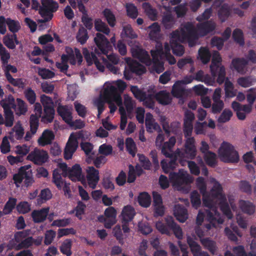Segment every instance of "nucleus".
I'll return each instance as SVG.
<instances>
[{
	"label": "nucleus",
	"instance_id": "dca6fc26",
	"mask_svg": "<svg viewBox=\"0 0 256 256\" xmlns=\"http://www.w3.org/2000/svg\"><path fill=\"white\" fill-rule=\"evenodd\" d=\"M58 166L62 172L64 176L68 177L72 181L81 182L84 174L82 173V169L79 164H76L71 168H69L66 164L60 163L58 164Z\"/></svg>",
	"mask_w": 256,
	"mask_h": 256
},
{
	"label": "nucleus",
	"instance_id": "c03bdc74",
	"mask_svg": "<svg viewBox=\"0 0 256 256\" xmlns=\"http://www.w3.org/2000/svg\"><path fill=\"white\" fill-rule=\"evenodd\" d=\"M239 206L242 210L249 215L253 214L255 212V206L250 202L241 200L239 202Z\"/></svg>",
	"mask_w": 256,
	"mask_h": 256
},
{
	"label": "nucleus",
	"instance_id": "de8ad7c7",
	"mask_svg": "<svg viewBox=\"0 0 256 256\" xmlns=\"http://www.w3.org/2000/svg\"><path fill=\"white\" fill-rule=\"evenodd\" d=\"M142 8L148 17L152 20H156L157 12L153 8L151 5L148 2H144L142 4Z\"/></svg>",
	"mask_w": 256,
	"mask_h": 256
},
{
	"label": "nucleus",
	"instance_id": "a878e982",
	"mask_svg": "<svg viewBox=\"0 0 256 256\" xmlns=\"http://www.w3.org/2000/svg\"><path fill=\"white\" fill-rule=\"evenodd\" d=\"M152 196L155 215L162 216L164 214V208L162 204V196L160 194L156 192H153Z\"/></svg>",
	"mask_w": 256,
	"mask_h": 256
},
{
	"label": "nucleus",
	"instance_id": "412c9836",
	"mask_svg": "<svg viewBox=\"0 0 256 256\" xmlns=\"http://www.w3.org/2000/svg\"><path fill=\"white\" fill-rule=\"evenodd\" d=\"M26 158L35 164L41 165L48 161V156L46 151L35 148L28 154Z\"/></svg>",
	"mask_w": 256,
	"mask_h": 256
},
{
	"label": "nucleus",
	"instance_id": "338daca9",
	"mask_svg": "<svg viewBox=\"0 0 256 256\" xmlns=\"http://www.w3.org/2000/svg\"><path fill=\"white\" fill-rule=\"evenodd\" d=\"M232 116V111L228 109H225L221 114L218 122L220 123H225L229 121Z\"/></svg>",
	"mask_w": 256,
	"mask_h": 256
},
{
	"label": "nucleus",
	"instance_id": "bb28decb",
	"mask_svg": "<svg viewBox=\"0 0 256 256\" xmlns=\"http://www.w3.org/2000/svg\"><path fill=\"white\" fill-rule=\"evenodd\" d=\"M194 119V113L190 111L185 112L184 118V132L186 137L190 136L192 130V122Z\"/></svg>",
	"mask_w": 256,
	"mask_h": 256
},
{
	"label": "nucleus",
	"instance_id": "09e8293b",
	"mask_svg": "<svg viewBox=\"0 0 256 256\" xmlns=\"http://www.w3.org/2000/svg\"><path fill=\"white\" fill-rule=\"evenodd\" d=\"M102 14L110 26L114 27L116 25V16L110 9L105 8L102 12Z\"/></svg>",
	"mask_w": 256,
	"mask_h": 256
},
{
	"label": "nucleus",
	"instance_id": "72a5a7b5",
	"mask_svg": "<svg viewBox=\"0 0 256 256\" xmlns=\"http://www.w3.org/2000/svg\"><path fill=\"white\" fill-rule=\"evenodd\" d=\"M174 214L177 220L180 222H184L188 218L187 210L180 204L175 206Z\"/></svg>",
	"mask_w": 256,
	"mask_h": 256
},
{
	"label": "nucleus",
	"instance_id": "13d9d810",
	"mask_svg": "<svg viewBox=\"0 0 256 256\" xmlns=\"http://www.w3.org/2000/svg\"><path fill=\"white\" fill-rule=\"evenodd\" d=\"M16 199L14 198H10L6 202L3 209V214H10L16 205Z\"/></svg>",
	"mask_w": 256,
	"mask_h": 256
},
{
	"label": "nucleus",
	"instance_id": "c756f323",
	"mask_svg": "<svg viewBox=\"0 0 256 256\" xmlns=\"http://www.w3.org/2000/svg\"><path fill=\"white\" fill-rule=\"evenodd\" d=\"M196 232L198 236L200 238L202 244L206 248H208L211 252L214 254L216 250V243L210 240L208 238L202 239L203 236L206 235V233L202 231L200 228H198L196 230Z\"/></svg>",
	"mask_w": 256,
	"mask_h": 256
},
{
	"label": "nucleus",
	"instance_id": "3c124183",
	"mask_svg": "<svg viewBox=\"0 0 256 256\" xmlns=\"http://www.w3.org/2000/svg\"><path fill=\"white\" fill-rule=\"evenodd\" d=\"M60 170H61L58 167V168L54 170L52 174V182L58 189H62L65 183L62 181Z\"/></svg>",
	"mask_w": 256,
	"mask_h": 256
},
{
	"label": "nucleus",
	"instance_id": "79ce46f5",
	"mask_svg": "<svg viewBox=\"0 0 256 256\" xmlns=\"http://www.w3.org/2000/svg\"><path fill=\"white\" fill-rule=\"evenodd\" d=\"M143 172V170L140 166L137 165L136 168L132 165L129 166L128 182H132L134 181L136 176H140Z\"/></svg>",
	"mask_w": 256,
	"mask_h": 256
},
{
	"label": "nucleus",
	"instance_id": "6ab92c4d",
	"mask_svg": "<svg viewBox=\"0 0 256 256\" xmlns=\"http://www.w3.org/2000/svg\"><path fill=\"white\" fill-rule=\"evenodd\" d=\"M116 210L112 206L106 208L104 216L98 217V220L104 222L105 228H110L116 222Z\"/></svg>",
	"mask_w": 256,
	"mask_h": 256
},
{
	"label": "nucleus",
	"instance_id": "603ef678",
	"mask_svg": "<svg viewBox=\"0 0 256 256\" xmlns=\"http://www.w3.org/2000/svg\"><path fill=\"white\" fill-rule=\"evenodd\" d=\"M0 105L3 108L4 112L12 111L11 108L14 105V99L11 95H9L0 102Z\"/></svg>",
	"mask_w": 256,
	"mask_h": 256
},
{
	"label": "nucleus",
	"instance_id": "2f4dec72",
	"mask_svg": "<svg viewBox=\"0 0 256 256\" xmlns=\"http://www.w3.org/2000/svg\"><path fill=\"white\" fill-rule=\"evenodd\" d=\"M72 106H68L59 105L58 107V112L67 124H70L72 118Z\"/></svg>",
	"mask_w": 256,
	"mask_h": 256
},
{
	"label": "nucleus",
	"instance_id": "4c0bfd02",
	"mask_svg": "<svg viewBox=\"0 0 256 256\" xmlns=\"http://www.w3.org/2000/svg\"><path fill=\"white\" fill-rule=\"evenodd\" d=\"M125 60L130 70L138 74H141L146 72L145 68L136 62L132 61L130 58H125Z\"/></svg>",
	"mask_w": 256,
	"mask_h": 256
},
{
	"label": "nucleus",
	"instance_id": "f704fd0d",
	"mask_svg": "<svg viewBox=\"0 0 256 256\" xmlns=\"http://www.w3.org/2000/svg\"><path fill=\"white\" fill-rule=\"evenodd\" d=\"M136 214V212L134 208L130 205L124 206L121 212V216L122 220V222L127 223L131 221Z\"/></svg>",
	"mask_w": 256,
	"mask_h": 256
},
{
	"label": "nucleus",
	"instance_id": "58836bf2",
	"mask_svg": "<svg viewBox=\"0 0 256 256\" xmlns=\"http://www.w3.org/2000/svg\"><path fill=\"white\" fill-rule=\"evenodd\" d=\"M24 131L21 122L18 121L16 122L12 131L10 132V138L16 140L21 139L24 135Z\"/></svg>",
	"mask_w": 256,
	"mask_h": 256
},
{
	"label": "nucleus",
	"instance_id": "c85d7f7f",
	"mask_svg": "<svg viewBox=\"0 0 256 256\" xmlns=\"http://www.w3.org/2000/svg\"><path fill=\"white\" fill-rule=\"evenodd\" d=\"M160 121L162 126L164 130L166 133L170 134H176L180 128V124L178 122H174L170 126L166 120V118L164 116H160Z\"/></svg>",
	"mask_w": 256,
	"mask_h": 256
},
{
	"label": "nucleus",
	"instance_id": "ddd939ff",
	"mask_svg": "<svg viewBox=\"0 0 256 256\" xmlns=\"http://www.w3.org/2000/svg\"><path fill=\"white\" fill-rule=\"evenodd\" d=\"M220 158L224 162H237L239 160L238 152L230 143L223 142L218 150Z\"/></svg>",
	"mask_w": 256,
	"mask_h": 256
},
{
	"label": "nucleus",
	"instance_id": "2eb2a0df",
	"mask_svg": "<svg viewBox=\"0 0 256 256\" xmlns=\"http://www.w3.org/2000/svg\"><path fill=\"white\" fill-rule=\"evenodd\" d=\"M250 62L253 63L256 62V54L252 50L248 52L247 60L244 58L234 59L232 62V66L238 73L244 74L248 71L247 66Z\"/></svg>",
	"mask_w": 256,
	"mask_h": 256
},
{
	"label": "nucleus",
	"instance_id": "aec40b11",
	"mask_svg": "<svg viewBox=\"0 0 256 256\" xmlns=\"http://www.w3.org/2000/svg\"><path fill=\"white\" fill-rule=\"evenodd\" d=\"M194 80L192 75H187L180 80L176 82L174 84L172 90V94L176 98H181L184 94V85L191 83Z\"/></svg>",
	"mask_w": 256,
	"mask_h": 256
},
{
	"label": "nucleus",
	"instance_id": "680f3d73",
	"mask_svg": "<svg viewBox=\"0 0 256 256\" xmlns=\"http://www.w3.org/2000/svg\"><path fill=\"white\" fill-rule=\"evenodd\" d=\"M126 8L128 16L132 18H136L138 16L137 8L132 3H128L126 4Z\"/></svg>",
	"mask_w": 256,
	"mask_h": 256
},
{
	"label": "nucleus",
	"instance_id": "9b49d317",
	"mask_svg": "<svg viewBox=\"0 0 256 256\" xmlns=\"http://www.w3.org/2000/svg\"><path fill=\"white\" fill-rule=\"evenodd\" d=\"M66 55L64 54L62 56V62H57L56 66L60 71L64 72L67 70L68 66L67 62L70 61L72 64H75L76 60L79 64H80L82 60V56L80 50L77 48L73 50L70 48H66Z\"/></svg>",
	"mask_w": 256,
	"mask_h": 256
},
{
	"label": "nucleus",
	"instance_id": "cd10ccee",
	"mask_svg": "<svg viewBox=\"0 0 256 256\" xmlns=\"http://www.w3.org/2000/svg\"><path fill=\"white\" fill-rule=\"evenodd\" d=\"M149 38L152 40L156 42L162 36L161 29L160 24L154 22L146 28Z\"/></svg>",
	"mask_w": 256,
	"mask_h": 256
},
{
	"label": "nucleus",
	"instance_id": "39448f33",
	"mask_svg": "<svg viewBox=\"0 0 256 256\" xmlns=\"http://www.w3.org/2000/svg\"><path fill=\"white\" fill-rule=\"evenodd\" d=\"M145 124L148 132L150 133H152L154 132H160L156 138V146L160 149L162 153L166 157H172V150L176 142L175 137L171 136L168 141L164 142V135L160 132H162L160 126L150 113L146 114Z\"/></svg>",
	"mask_w": 256,
	"mask_h": 256
},
{
	"label": "nucleus",
	"instance_id": "5fc2aeb1",
	"mask_svg": "<svg viewBox=\"0 0 256 256\" xmlns=\"http://www.w3.org/2000/svg\"><path fill=\"white\" fill-rule=\"evenodd\" d=\"M6 76L8 80L14 86L20 88H24L26 85V80L22 78H14L8 72H6Z\"/></svg>",
	"mask_w": 256,
	"mask_h": 256
},
{
	"label": "nucleus",
	"instance_id": "a211bd4d",
	"mask_svg": "<svg viewBox=\"0 0 256 256\" xmlns=\"http://www.w3.org/2000/svg\"><path fill=\"white\" fill-rule=\"evenodd\" d=\"M42 6L40 10V14L44 18V21L46 22L52 18V12L57 10L58 5L52 0H42Z\"/></svg>",
	"mask_w": 256,
	"mask_h": 256
},
{
	"label": "nucleus",
	"instance_id": "0eeeda50",
	"mask_svg": "<svg viewBox=\"0 0 256 256\" xmlns=\"http://www.w3.org/2000/svg\"><path fill=\"white\" fill-rule=\"evenodd\" d=\"M170 180L175 189L184 192H188L190 190V184L194 180L193 178L183 169L180 170L178 172L170 173Z\"/></svg>",
	"mask_w": 256,
	"mask_h": 256
},
{
	"label": "nucleus",
	"instance_id": "4be33fe9",
	"mask_svg": "<svg viewBox=\"0 0 256 256\" xmlns=\"http://www.w3.org/2000/svg\"><path fill=\"white\" fill-rule=\"evenodd\" d=\"M130 90L134 96L140 101L144 102V104L148 107L152 108L154 106L152 101V96L151 92L148 94L142 92L137 86H132Z\"/></svg>",
	"mask_w": 256,
	"mask_h": 256
},
{
	"label": "nucleus",
	"instance_id": "7c9ffc66",
	"mask_svg": "<svg viewBox=\"0 0 256 256\" xmlns=\"http://www.w3.org/2000/svg\"><path fill=\"white\" fill-rule=\"evenodd\" d=\"M162 8L168 12L163 16L162 24L166 28H170L174 26V18L170 14L172 8L169 6L164 4V2L162 3Z\"/></svg>",
	"mask_w": 256,
	"mask_h": 256
},
{
	"label": "nucleus",
	"instance_id": "f8f14e48",
	"mask_svg": "<svg viewBox=\"0 0 256 256\" xmlns=\"http://www.w3.org/2000/svg\"><path fill=\"white\" fill-rule=\"evenodd\" d=\"M166 225L161 221H158L156 224V229L162 234H168L170 230H172L175 236L178 239H182L183 238V233L182 228L176 224L174 221L172 216H167L165 218Z\"/></svg>",
	"mask_w": 256,
	"mask_h": 256
},
{
	"label": "nucleus",
	"instance_id": "423d86ee",
	"mask_svg": "<svg viewBox=\"0 0 256 256\" xmlns=\"http://www.w3.org/2000/svg\"><path fill=\"white\" fill-rule=\"evenodd\" d=\"M221 62L222 58L219 53L217 52H214L210 65L212 76L205 74L202 70H200L196 74L194 80L204 82L208 86H213L216 83V77L218 76L217 82L220 84H222L225 80L226 70Z\"/></svg>",
	"mask_w": 256,
	"mask_h": 256
},
{
	"label": "nucleus",
	"instance_id": "0e129e2a",
	"mask_svg": "<svg viewBox=\"0 0 256 256\" xmlns=\"http://www.w3.org/2000/svg\"><path fill=\"white\" fill-rule=\"evenodd\" d=\"M39 197L40 198L38 199V204H40L44 202V201L51 198L52 194L49 189L46 188L42 190Z\"/></svg>",
	"mask_w": 256,
	"mask_h": 256
},
{
	"label": "nucleus",
	"instance_id": "052dcab7",
	"mask_svg": "<svg viewBox=\"0 0 256 256\" xmlns=\"http://www.w3.org/2000/svg\"><path fill=\"white\" fill-rule=\"evenodd\" d=\"M121 36L122 38L128 37L131 38H136L137 35L133 31L130 25L126 24L123 27V30L121 33Z\"/></svg>",
	"mask_w": 256,
	"mask_h": 256
},
{
	"label": "nucleus",
	"instance_id": "f257e3e1",
	"mask_svg": "<svg viewBox=\"0 0 256 256\" xmlns=\"http://www.w3.org/2000/svg\"><path fill=\"white\" fill-rule=\"evenodd\" d=\"M196 186L202 195L203 204L208 209L206 211H199L196 218V224L201 225L204 219L210 224H207L206 228L208 230L212 227L216 228V224H222L224 220L216 212V205H219L222 211L228 219L232 218L231 211L228 206L227 199L223 194L220 185L214 179L210 178L212 188L210 193L206 192V186L204 178L198 177L196 180Z\"/></svg>",
	"mask_w": 256,
	"mask_h": 256
},
{
	"label": "nucleus",
	"instance_id": "69168bd1",
	"mask_svg": "<svg viewBox=\"0 0 256 256\" xmlns=\"http://www.w3.org/2000/svg\"><path fill=\"white\" fill-rule=\"evenodd\" d=\"M16 210L19 213L26 214L30 210V205L27 202H21L16 206Z\"/></svg>",
	"mask_w": 256,
	"mask_h": 256
},
{
	"label": "nucleus",
	"instance_id": "8fccbe9b",
	"mask_svg": "<svg viewBox=\"0 0 256 256\" xmlns=\"http://www.w3.org/2000/svg\"><path fill=\"white\" fill-rule=\"evenodd\" d=\"M229 224L232 231L227 227L225 228V234L230 240L233 241H236L237 238L235 234H237V235L240 236H242V234L238 232V228L236 226H234L231 222H230Z\"/></svg>",
	"mask_w": 256,
	"mask_h": 256
},
{
	"label": "nucleus",
	"instance_id": "f3484780",
	"mask_svg": "<svg viewBox=\"0 0 256 256\" xmlns=\"http://www.w3.org/2000/svg\"><path fill=\"white\" fill-rule=\"evenodd\" d=\"M86 176L84 175L81 180L82 184L85 187L89 186L94 189L96 188L99 180V172L93 166H88L86 170Z\"/></svg>",
	"mask_w": 256,
	"mask_h": 256
},
{
	"label": "nucleus",
	"instance_id": "4468645a",
	"mask_svg": "<svg viewBox=\"0 0 256 256\" xmlns=\"http://www.w3.org/2000/svg\"><path fill=\"white\" fill-rule=\"evenodd\" d=\"M82 52L88 64L91 65L94 63L98 70L100 72H102L104 71L105 67L103 63L104 62L106 64L110 72L114 74H116L118 72L119 70L117 67L110 64H106V61L104 59L102 60V62H100V61L98 60L95 55L92 52L90 53L86 48H84Z\"/></svg>",
	"mask_w": 256,
	"mask_h": 256
},
{
	"label": "nucleus",
	"instance_id": "4d7b16f0",
	"mask_svg": "<svg viewBox=\"0 0 256 256\" xmlns=\"http://www.w3.org/2000/svg\"><path fill=\"white\" fill-rule=\"evenodd\" d=\"M138 202L143 207H148L151 203V198L146 192H142L138 196Z\"/></svg>",
	"mask_w": 256,
	"mask_h": 256
},
{
	"label": "nucleus",
	"instance_id": "b1692460",
	"mask_svg": "<svg viewBox=\"0 0 256 256\" xmlns=\"http://www.w3.org/2000/svg\"><path fill=\"white\" fill-rule=\"evenodd\" d=\"M232 107L236 112L238 118L241 120H244L252 110L251 105H241L236 101L232 102Z\"/></svg>",
	"mask_w": 256,
	"mask_h": 256
},
{
	"label": "nucleus",
	"instance_id": "473e14b6",
	"mask_svg": "<svg viewBox=\"0 0 256 256\" xmlns=\"http://www.w3.org/2000/svg\"><path fill=\"white\" fill-rule=\"evenodd\" d=\"M151 94L153 96L152 101L154 102V99L155 98L158 102L162 104H168L172 101V97L170 94L165 90L160 91L154 95V91L152 90L151 91Z\"/></svg>",
	"mask_w": 256,
	"mask_h": 256
},
{
	"label": "nucleus",
	"instance_id": "e433bc0d",
	"mask_svg": "<svg viewBox=\"0 0 256 256\" xmlns=\"http://www.w3.org/2000/svg\"><path fill=\"white\" fill-rule=\"evenodd\" d=\"M187 242L194 256H209L206 252H200V246L189 236H187Z\"/></svg>",
	"mask_w": 256,
	"mask_h": 256
},
{
	"label": "nucleus",
	"instance_id": "1a4fd4ad",
	"mask_svg": "<svg viewBox=\"0 0 256 256\" xmlns=\"http://www.w3.org/2000/svg\"><path fill=\"white\" fill-rule=\"evenodd\" d=\"M184 153L182 152L180 149H177L174 153V156L182 166L186 164L188 159H194L196 155V148L194 138H188L186 140L184 146Z\"/></svg>",
	"mask_w": 256,
	"mask_h": 256
},
{
	"label": "nucleus",
	"instance_id": "f03ea898",
	"mask_svg": "<svg viewBox=\"0 0 256 256\" xmlns=\"http://www.w3.org/2000/svg\"><path fill=\"white\" fill-rule=\"evenodd\" d=\"M126 88V83L121 80L106 82L102 89L100 96L94 100V104L98 109L99 118L104 110V106L106 102L109 104L110 113L116 110V105L119 106L120 114V128L124 130L127 124L126 111L122 106L121 94Z\"/></svg>",
	"mask_w": 256,
	"mask_h": 256
},
{
	"label": "nucleus",
	"instance_id": "a18cd8bd",
	"mask_svg": "<svg viewBox=\"0 0 256 256\" xmlns=\"http://www.w3.org/2000/svg\"><path fill=\"white\" fill-rule=\"evenodd\" d=\"M224 92L226 98H233L236 94V90L234 88L233 84L228 78L225 80Z\"/></svg>",
	"mask_w": 256,
	"mask_h": 256
},
{
	"label": "nucleus",
	"instance_id": "6e6d98bb",
	"mask_svg": "<svg viewBox=\"0 0 256 256\" xmlns=\"http://www.w3.org/2000/svg\"><path fill=\"white\" fill-rule=\"evenodd\" d=\"M94 28L97 31L102 32L107 35L110 32V30L108 26L99 18L95 20Z\"/></svg>",
	"mask_w": 256,
	"mask_h": 256
},
{
	"label": "nucleus",
	"instance_id": "6e6552de",
	"mask_svg": "<svg viewBox=\"0 0 256 256\" xmlns=\"http://www.w3.org/2000/svg\"><path fill=\"white\" fill-rule=\"evenodd\" d=\"M94 41L98 48V50H95L96 53L106 54L108 60L113 64H117L118 63L120 60L117 55L114 54L108 55V52L112 48V46L110 45L108 39L103 34L97 33L94 38Z\"/></svg>",
	"mask_w": 256,
	"mask_h": 256
},
{
	"label": "nucleus",
	"instance_id": "9d476101",
	"mask_svg": "<svg viewBox=\"0 0 256 256\" xmlns=\"http://www.w3.org/2000/svg\"><path fill=\"white\" fill-rule=\"evenodd\" d=\"M84 131L72 132L70 134L64 150V157L66 160L72 158V155L78 147V140H86L90 136Z\"/></svg>",
	"mask_w": 256,
	"mask_h": 256
},
{
	"label": "nucleus",
	"instance_id": "37998d69",
	"mask_svg": "<svg viewBox=\"0 0 256 256\" xmlns=\"http://www.w3.org/2000/svg\"><path fill=\"white\" fill-rule=\"evenodd\" d=\"M28 168H30V166L28 165L21 167L18 172L14 176L13 180L17 187L20 186L22 180H24L25 178V172H26Z\"/></svg>",
	"mask_w": 256,
	"mask_h": 256
},
{
	"label": "nucleus",
	"instance_id": "49530a36",
	"mask_svg": "<svg viewBox=\"0 0 256 256\" xmlns=\"http://www.w3.org/2000/svg\"><path fill=\"white\" fill-rule=\"evenodd\" d=\"M3 42L6 47L10 49H14L16 47V44H18L15 34L6 35L4 37Z\"/></svg>",
	"mask_w": 256,
	"mask_h": 256
},
{
	"label": "nucleus",
	"instance_id": "c9c22d12",
	"mask_svg": "<svg viewBox=\"0 0 256 256\" xmlns=\"http://www.w3.org/2000/svg\"><path fill=\"white\" fill-rule=\"evenodd\" d=\"M54 138V135L53 132L52 130H46L38 139V142L40 146H45L50 144Z\"/></svg>",
	"mask_w": 256,
	"mask_h": 256
},
{
	"label": "nucleus",
	"instance_id": "bf43d9fd",
	"mask_svg": "<svg viewBox=\"0 0 256 256\" xmlns=\"http://www.w3.org/2000/svg\"><path fill=\"white\" fill-rule=\"evenodd\" d=\"M54 115V108L44 109V114L42 118V122L44 123L51 122Z\"/></svg>",
	"mask_w": 256,
	"mask_h": 256
},
{
	"label": "nucleus",
	"instance_id": "a19ab883",
	"mask_svg": "<svg viewBox=\"0 0 256 256\" xmlns=\"http://www.w3.org/2000/svg\"><path fill=\"white\" fill-rule=\"evenodd\" d=\"M80 146L88 156L86 159V162L88 164H90L94 156L93 145L90 142H82Z\"/></svg>",
	"mask_w": 256,
	"mask_h": 256
},
{
	"label": "nucleus",
	"instance_id": "774afa93",
	"mask_svg": "<svg viewBox=\"0 0 256 256\" xmlns=\"http://www.w3.org/2000/svg\"><path fill=\"white\" fill-rule=\"evenodd\" d=\"M38 72L43 79H48L52 78L54 73L51 70L44 68H38Z\"/></svg>",
	"mask_w": 256,
	"mask_h": 256
},
{
	"label": "nucleus",
	"instance_id": "7ed1b4c3",
	"mask_svg": "<svg viewBox=\"0 0 256 256\" xmlns=\"http://www.w3.org/2000/svg\"><path fill=\"white\" fill-rule=\"evenodd\" d=\"M216 28V24L212 22L198 26L196 28L191 23L182 24L180 28L170 34V43L173 53L178 56H181L184 52L182 46L179 44L188 40L190 46H194L198 38L203 36L212 32Z\"/></svg>",
	"mask_w": 256,
	"mask_h": 256
},
{
	"label": "nucleus",
	"instance_id": "20e7f679",
	"mask_svg": "<svg viewBox=\"0 0 256 256\" xmlns=\"http://www.w3.org/2000/svg\"><path fill=\"white\" fill-rule=\"evenodd\" d=\"M131 52L134 57L150 66V68L159 74L164 70L163 60L165 58L170 64H174L176 60L170 54L171 48L168 43L164 44V49L160 42H157L154 50H151L152 60L146 51L141 48L137 42L130 45Z\"/></svg>",
	"mask_w": 256,
	"mask_h": 256
},
{
	"label": "nucleus",
	"instance_id": "ea45409f",
	"mask_svg": "<svg viewBox=\"0 0 256 256\" xmlns=\"http://www.w3.org/2000/svg\"><path fill=\"white\" fill-rule=\"evenodd\" d=\"M49 212V208H45L40 210H34L32 216L33 220L36 222H40L44 220Z\"/></svg>",
	"mask_w": 256,
	"mask_h": 256
},
{
	"label": "nucleus",
	"instance_id": "393cba45",
	"mask_svg": "<svg viewBox=\"0 0 256 256\" xmlns=\"http://www.w3.org/2000/svg\"><path fill=\"white\" fill-rule=\"evenodd\" d=\"M28 234V232L26 231L19 232L16 233L14 238L10 242L7 246L8 248H14L16 250L21 249V246L19 245H21Z\"/></svg>",
	"mask_w": 256,
	"mask_h": 256
},
{
	"label": "nucleus",
	"instance_id": "5701e85b",
	"mask_svg": "<svg viewBox=\"0 0 256 256\" xmlns=\"http://www.w3.org/2000/svg\"><path fill=\"white\" fill-rule=\"evenodd\" d=\"M34 114H32L30 118V132L32 134L36 133L38 126V118L41 116L42 108L40 103L34 105Z\"/></svg>",
	"mask_w": 256,
	"mask_h": 256
},
{
	"label": "nucleus",
	"instance_id": "864d4df0",
	"mask_svg": "<svg viewBox=\"0 0 256 256\" xmlns=\"http://www.w3.org/2000/svg\"><path fill=\"white\" fill-rule=\"evenodd\" d=\"M210 54L208 50L206 48H201L198 50V58L200 59L204 64H207L210 60Z\"/></svg>",
	"mask_w": 256,
	"mask_h": 256
},
{
	"label": "nucleus",
	"instance_id": "e2e57ef3",
	"mask_svg": "<svg viewBox=\"0 0 256 256\" xmlns=\"http://www.w3.org/2000/svg\"><path fill=\"white\" fill-rule=\"evenodd\" d=\"M30 151V146L26 144L18 145L15 147L14 152L22 158L26 156Z\"/></svg>",
	"mask_w": 256,
	"mask_h": 256
}]
</instances>
